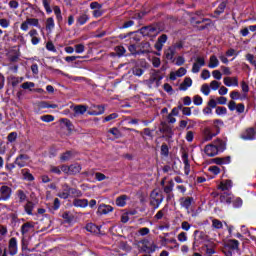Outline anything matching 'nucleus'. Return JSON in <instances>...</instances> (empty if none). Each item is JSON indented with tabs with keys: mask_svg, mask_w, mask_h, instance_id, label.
<instances>
[{
	"mask_svg": "<svg viewBox=\"0 0 256 256\" xmlns=\"http://www.w3.org/2000/svg\"><path fill=\"white\" fill-rule=\"evenodd\" d=\"M163 203V194L159 190H153L150 194V205L154 207V209H159V205Z\"/></svg>",
	"mask_w": 256,
	"mask_h": 256,
	"instance_id": "obj_1",
	"label": "nucleus"
},
{
	"mask_svg": "<svg viewBox=\"0 0 256 256\" xmlns=\"http://www.w3.org/2000/svg\"><path fill=\"white\" fill-rule=\"evenodd\" d=\"M163 79V75H161V71L154 70L148 80V85L150 88H157L161 85V80Z\"/></svg>",
	"mask_w": 256,
	"mask_h": 256,
	"instance_id": "obj_2",
	"label": "nucleus"
},
{
	"mask_svg": "<svg viewBox=\"0 0 256 256\" xmlns=\"http://www.w3.org/2000/svg\"><path fill=\"white\" fill-rule=\"evenodd\" d=\"M140 243L142 245V251H144V253H155V251L159 249L155 242L147 238H144L142 241H140Z\"/></svg>",
	"mask_w": 256,
	"mask_h": 256,
	"instance_id": "obj_3",
	"label": "nucleus"
},
{
	"mask_svg": "<svg viewBox=\"0 0 256 256\" xmlns=\"http://www.w3.org/2000/svg\"><path fill=\"white\" fill-rule=\"evenodd\" d=\"M12 190L9 186H0V201H9Z\"/></svg>",
	"mask_w": 256,
	"mask_h": 256,
	"instance_id": "obj_4",
	"label": "nucleus"
},
{
	"mask_svg": "<svg viewBox=\"0 0 256 256\" xmlns=\"http://www.w3.org/2000/svg\"><path fill=\"white\" fill-rule=\"evenodd\" d=\"M140 33L144 37H155L157 35V29L153 26H146L140 29Z\"/></svg>",
	"mask_w": 256,
	"mask_h": 256,
	"instance_id": "obj_5",
	"label": "nucleus"
},
{
	"mask_svg": "<svg viewBox=\"0 0 256 256\" xmlns=\"http://www.w3.org/2000/svg\"><path fill=\"white\" fill-rule=\"evenodd\" d=\"M201 67H205V58L197 57L192 66V73H199V71H201Z\"/></svg>",
	"mask_w": 256,
	"mask_h": 256,
	"instance_id": "obj_6",
	"label": "nucleus"
},
{
	"mask_svg": "<svg viewBox=\"0 0 256 256\" xmlns=\"http://www.w3.org/2000/svg\"><path fill=\"white\" fill-rule=\"evenodd\" d=\"M14 163L20 168L26 167L29 164V156L27 154H21L16 158Z\"/></svg>",
	"mask_w": 256,
	"mask_h": 256,
	"instance_id": "obj_7",
	"label": "nucleus"
},
{
	"mask_svg": "<svg viewBox=\"0 0 256 256\" xmlns=\"http://www.w3.org/2000/svg\"><path fill=\"white\" fill-rule=\"evenodd\" d=\"M226 203H233L234 207H241L243 200L241 198H235L233 194H226Z\"/></svg>",
	"mask_w": 256,
	"mask_h": 256,
	"instance_id": "obj_8",
	"label": "nucleus"
},
{
	"mask_svg": "<svg viewBox=\"0 0 256 256\" xmlns=\"http://www.w3.org/2000/svg\"><path fill=\"white\" fill-rule=\"evenodd\" d=\"M255 135V129L248 128L242 133L241 138L244 139L245 141H251L252 139H255Z\"/></svg>",
	"mask_w": 256,
	"mask_h": 256,
	"instance_id": "obj_9",
	"label": "nucleus"
},
{
	"mask_svg": "<svg viewBox=\"0 0 256 256\" xmlns=\"http://www.w3.org/2000/svg\"><path fill=\"white\" fill-rule=\"evenodd\" d=\"M228 109L230 111H237V113H243V111H245V105H243L241 103L237 105V103H235V101H230L228 103Z\"/></svg>",
	"mask_w": 256,
	"mask_h": 256,
	"instance_id": "obj_10",
	"label": "nucleus"
},
{
	"mask_svg": "<svg viewBox=\"0 0 256 256\" xmlns=\"http://www.w3.org/2000/svg\"><path fill=\"white\" fill-rule=\"evenodd\" d=\"M182 161L184 163V173L189 175L191 173V165L189 164V154L187 152L182 153Z\"/></svg>",
	"mask_w": 256,
	"mask_h": 256,
	"instance_id": "obj_11",
	"label": "nucleus"
},
{
	"mask_svg": "<svg viewBox=\"0 0 256 256\" xmlns=\"http://www.w3.org/2000/svg\"><path fill=\"white\" fill-rule=\"evenodd\" d=\"M98 215H108V213H113V207L107 204H101L97 210Z\"/></svg>",
	"mask_w": 256,
	"mask_h": 256,
	"instance_id": "obj_12",
	"label": "nucleus"
},
{
	"mask_svg": "<svg viewBox=\"0 0 256 256\" xmlns=\"http://www.w3.org/2000/svg\"><path fill=\"white\" fill-rule=\"evenodd\" d=\"M218 149L217 146L215 145H207L204 149V153L208 156V157H215V155H217L218 153Z\"/></svg>",
	"mask_w": 256,
	"mask_h": 256,
	"instance_id": "obj_13",
	"label": "nucleus"
},
{
	"mask_svg": "<svg viewBox=\"0 0 256 256\" xmlns=\"http://www.w3.org/2000/svg\"><path fill=\"white\" fill-rule=\"evenodd\" d=\"M86 231L93 233L94 235H101V226L89 223L86 225Z\"/></svg>",
	"mask_w": 256,
	"mask_h": 256,
	"instance_id": "obj_14",
	"label": "nucleus"
},
{
	"mask_svg": "<svg viewBox=\"0 0 256 256\" xmlns=\"http://www.w3.org/2000/svg\"><path fill=\"white\" fill-rule=\"evenodd\" d=\"M194 199L193 197H186L180 199V205L183 207V209H186V211L189 212V208L191 207Z\"/></svg>",
	"mask_w": 256,
	"mask_h": 256,
	"instance_id": "obj_15",
	"label": "nucleus"
},
{
	"mask_svg": "<svg viewBox=\"0 0 256 256\" xmlns=\"http://www.w3.org/2000/svg\"><path fill=\"white\" fill-rule=\"evenodd\" d=\"M35 229V224L32 222H26L21 226L22 235H27V233H31Z\"/></svg>",
	"mask_w": 256,
	"mask_h": 256,
	"instance_id": "obj_16",
	"label": "nucleus"
},
{
	"mask_svg": "<svg viewBox=\"0 0 256 256\" xmlns=\"http://www.w3.org/2000/svg\"><path fill=\"white\" fill-rule=\"evenodd\" d=\"M226 87H239V79L237 77H225Z\"/></svg>",
	"mask_w": 256,
	"mask_h": 256,
	"instance_id": "obj_17",
	"label": "nucleus"
},
{
	"mask_svg": "<svg viewBox=\"0 0 256 256\" xmlns=\"http://www.w3.org/2000/svg\"><path fill=\"white\" fill-rule=\"evenodd\" d=\"M74 117H79V115H85L87 113V106L77 105L73 107Z\"/></svg>",
	"mask_w": 256,
	"mask_h": 256,
	"instance_id": "obj_18",
	"label": "nucleus"
},
{
	"mask_svg": "<svg viewBox=\"0 0 256 256\" xmlns=\"http://www.w3.org/2000/svg\"><path fill=\"white\" fill-rule=\"evenodd\" d=\"M10 255H17V238H11L9 241Z\"/></svg>",
	"mask_w": 256,
	"mask_h": 256,
	"instance_id": "obj_19",
	"label": "nucleus"
},
{
	"mask_svg": "<svg viewBox=\"0 0 256 256\" xmlns=\"http://www.w3.org/2000/svg\"><path fill=\"white\" fill-rule=\"evenodd\" d=\"M128 201H129V196L121 195L116 198V205H117V207H125V205H127Z\"/></svg>",
	"mask_w": 256,
	"mask_h": 256,
	"instance_id": "obj_20",
	"label": "nucleus"
},
{
	"mask_svg": "<svg viewBox=\"0 0 256 256\" xmlns=\"http://www.w3.org/2000/svg\"><path fill=\"white\" fill-rule=\"evenodd\" d=\"M218 105H225V98L224 97H220L217 100L211 99L208 102L209 107H211L212 109H215V107H217Z\"/></svg>",
	"mask_w": 256,
	"mask_h": 256,
	"instance_id": "obj_21",
	"label": "nucleus"
},
{
	"mask_svg": "<svg viewBox=\"0 0 256 256\" xmlns=\"http://www.w3.org/2000/svg\"><path fill=\"white\" fill-rule=\"evenodd\" d=\"M63 189H64V191H68L69 195H75L76 197H81V191H79L75 188H71L67 184L63 185Z\"/></svg>",
	"mask_w": 256,
	"mask_h": 256,
	"instance_id": "obj_22",
	"label": "nucleus"
},
{
	"mask_svg": "<svg viewBox=\"0 0 256 256\" xmlns=\"http://www.w3.org/2000/svg\"><path fill=\"white\" fill-rule=\"evenodd\" d=\"M73 205L74 207L85 208L89 205V201L87 199H74Z\"/></svg>",
	"mask_w": 256,
	"mask_h": 256,
	"instance_id": "obj_23",
	"label": "nucleus"
},
{
	"mask_svg": "<svg viewBox=\"0 0 256 256\" xmlns=\"http://www.w3.org/2000/svg\"><path fill=\"white\" fill-rule=\"evenodd\" d=\"M87 21H89V15L82 13L80 14L77 19H76V23L77 25H85V23H87Z\"/></svg>",
	"mask_w": 256,
	"mask_h": 256,
	"instance_id": "obj_24",
	"label": "nucleus"
},
{
	"mask_svg": "<svg viewBox=\"0 0 256 256\" xmlns=\"http://www.w3.org/2000/svg\"><path fill=\"white\" fill-rule=\"evenodd\" d=\"M191 85H193V80L191 78H185L183 83L180 85V90L187 91Z\"/></svg>",
	"mask_w": 256,
	"mask_h": 256,
	"instance_id": "obj_25",
	"label": "nucleus"
},
{
	"mask_svg": "<svg viewBox=\"0 0 256 256\" xmlns=\"http://www.w3.org/2000/svg\"><path fill=\"white\" fill-rule=\"evenodd\" d=\"M215 135L217 134L213 133L209 128H206L203 132V139L204 141H211Z\"/></svg>",
	"mask_w": 256,
	"mask_h": 256,
	"instance_id": "obj_26",
	"label": "nucleus"
},
{
	"mask_svg": "<svg viewBox=\"0 0 256 256\" xmlns=\"http://www.w3.org/2000/svg\"><path fill=\"white\" fill-rule=\"evenodd\" d=\"M21 173L26 181H35V177H33L29 169H22Z\"/></svg>",
	"mask_w": 256,
	"mask_h": 256,
	"instance_id": "obj_27",
	"label": "nucleus"
},
{
	"mask_svg": "<svg viewBox=\"0 0 256 256\" xmlns=\"http://www.w3.org/2000/svg\"><path fill=\"white\" fill-rule=\"evenodd\" d=\"M165 57L168 61H174L175 59V48H168L165 51Z\"/></svg>",
	"mask_w": 256,
	"mask_h": 256,
	"instance_id": "obj_28",
	"label": "nucleus"
},
{
	"mask_svg": "<svg viewBox=\"0 0 256 256\" xmlns=\"http://www.w3.org/2000/svg\"><path fill=\"white\" fill-rule=\"evenodd\" d=\"M25 78L23 77H16V76H12L10 77V83L12 85V87H17V85H19L20 83H23Z\"/></svg>",
	"mask_w": 256,
	"mask_h": 256,
	"instance_id": "obj_29",
	"label": "nucleus"
},
{
	"mask_svg": "<svg viewBox=\"0 0 256 256\" xmlns=\"http://www.w3.org/2000/svg\"><path fill=\"white\" fill-rule=\"evenodd\" d=\"M96 110H92L90 112H88V115H103V113H105V108L103 106H96L95 107Z\"/></svg>",
	"mask_w": 256,
	"mask_h": 256,
	"instance_id": "obj_30",
	"label": "nucleus"
},
{
	"mask_svg": "<svg viewBox=\"0 0 256 256\" xmlns=\"http://www.w3.org/2000/svg\"><path fill=\"white\" fill-rule=\"evenodd\" d=\"M53 11L56 16L57 22L61 23V21H63V15L61 14V8L59 6H54Z\"/></svg>",
	"mask_w": 256,
	"mask_h": 256,
	"instance_id": "obj_31",
	"label": "nucleus"
},
{
	"mask_svg": "<svg viewBox=\"0 0 256 256\" xmlns=\"http://www.w3.org/2000/svg\"><path fill=\"white\" fill-rule=\"evenodd\" d=\"M53 29H55V19L53 17L47 18L46 31H53Z\"/></svg>",
	"mask_w": 256,
	"mask_h": 256,
	"instance_id": "obj_32",
	"label": "nucleus"
},
{
	"mask_svg": "<svg viewBox=\"0 0 256 256\" xmlns=\"http://www.w3.org/2000/svg\"><path fill=\"white\" fill-rule=\"evenodd\" d=\"M81 172V165L80 164H72L70 165V175H77V173Z\"/></svg>",
	"mask_w": 256,
	"mask_h": 256,
	"instance_id": "obj_33",
	"label": "nucleus"
},
{
	"mask_svg": "<svg viewBox=\"0 0 256 256\" xmlns=\"http://www.w3.org/2000/svg\"><path fill=\"white\" fill-rule=\"evenodd\" d=\"M43 7L48 15L53 13V9H51V1L50 0H43L42 1Z\"/></svg>",
	"mask_w": 256,
	"mask_h": 256,
	"instance_id": "obj_34",
	"label": "nucleus"
},
{
	"mask_svg": "<svg viewBox=\"0 0 256 256\" xmlns=\"http://www.w3.org/2000/svg\"><path fill=\"white\" fill-rule=\"evenodd\" d=\"M60 159L64 163L67 161H71V159H73V152H71V151L65 152L64 154L61 155Z\"/></svg>",
	"mask_w": 256,
	"mask_h": 256,
	"instance_id": "obj_35",
	"label": "nucleus"
},
{
	"mask_svg": "<svg viewBox=\"0 0 256 256\" xmlns=\"http://www.w3.org/2000/svg\"><path fill=\"white\" fill-rule=\"evenodd\" d=\"M218 65H219V60L217 59V57L211 56L208 67L210 69H215V67H218Z\"/></svg>",
	"mask_w": 256,
	"mask_h": 256,
	"instance_id": "obj_36",
	"label": "nucleus"
},
{
	"mask_svg": "<svg viewBox=\"0 0 256 256\" xmlns=\"http://www.w3.org/2000/svg\"><path fill=\"white\" fill-rule=\"evenodd\" d=\"M19 135L17 134V132H11L10 134H8V136H7V144H9V143H11V144H13V143H15V141H17V137H18Z\"/></svg>",
	"mask_w": 256,
	"mask_h": 256,
	"instance_id": "obj_37",
	"label": "nucleus"
},
{
	"mask_svg": "<svg viewBox=\"0 0 256 256\" xmlns=\"http://www.w3.org/2000/svg\"><path fill=\"white\" fill-rule=\"evenodd\" d=\"M175 187V183L173 180L168 181V185L164 186V193H171L173 191V188Z\"/></svg>",
	"mask_w": 256,
	"mask_h": 256,
	"instance_id": "obj_38",
	"label": "nucleus"
},
{
	"mask_svg": "<svg viewBox=\"0 0 256 256\" xmlns=\"http://www.w3.org/2000/svg\"><path fill=\"white\" fill-rule=\"evenodd\" d=\"M213 229H223V222L219 219H212Z\"/></svg>",
	"mask_w": 256,
	"mask_h": 256,
	"instance_id": "obj_39",
	"label": "nucleus"
},
{
	"mask_svg": "<svg viewBox=\"0 0 256 256\" xmlns=\"http://www.w3.org/2000/svg\"><path fill=\"white\" fill-rule=\"evenodd\" d=\"M177 239L180 243H186V241H188L189 237L187 236L186 232H180L177 235Z\"/></svg>",
	"mask_w": 256,
	"mask_h": 256,
	"instance_id": "obj_40",
	"label": "nucleus"
},
{
	"mask_svg": "<svg viewBox=\"0 0 256 256\" xmlns=\"http://www.w3.org/2000/svg\"><path fill=\"white\" fill-rule=\"evenodd\" d=\"M227 247H229V249H239V241L229 240L227 242Z\"/></svg>",
	"mask_w": 256,
	"mask_h": 256,
	"instance_id": "obj_41",
	"label": "nucleus"
},
{
	"mask_svg": "<svg viewBox=\"0 0 256 256\" xmlns=\"http://www.w3.org/2000/svg\"><path fill=\"white\" fill-rule=\"evenodd\" d=\"M40 119L44 123H51V122L55 121V116H53V115H43V116L40 117Z\"/></svg>",
	"mask_w": 256,
	"mask_h": 256,
	"instance_id": "obj_42",
	"label": "nucleus"
},
{
	"mask_svg": "<svg viewBox=\"0 0 256 256\" xmlns=\"http://www.w3.org/2000/svg\"><path fill=\"white\" fill-rule=\"evenodd\" d=\"M161 155H163V157H169V146H167V144H162Z\"/></svg>",
	"mask_w": 256,
	"mask_h": 256,
	"instance_id": "obj_43",
	"label": "nucleus"
},
{
	"mask_svg": "<svg viewBox=\"0 0 256 256\" xmlns=\"http://www.w3.org/2000/svg\"><path fill=\"white\" fill-rule=\"evenodd\" d=\"M33 87H35V83L33 82H24L22 85H21V88L22 89H28L29 91H33Z\"/></svg>",
	"mask_w": 256,
	"mask_h": 256,
	"instance_id": "obj_44",
	"label": "nucleus"
},
{
	"mask_svg": "<svg viewBox=\"0 0 256 256\" xmlns=\"http://www.w3.org/2000/svg\"><path fill=\"white\" fill-rule=\"evenodd\" d=\"M28 20L29 25H31L32 27H40L39 26V19L37 18H26Z\"/></svg>",
	"mask_w": 256,
	"mask_h": 256,
	"instance_id": "obj_45",
	"label": "nucleus"
},
{
	"mask_svg": "<svg viewBox=\"0 0 256 256\" xmlns=\"http://www.w3.org/2000/svg\"><path fill=\"white\" fill-rule=\"evenodd\" d=\"M61 121L68 128L69 131H73V124L71 123V120L63 118Z\"/></svg>",
	"mask_w": 256,
	"mask_h": 256,
	"instance_id": "obj_46",
	"label": "nucleus"
},
{
	"mask_svg": "<svg viewBox=\"0 0 256 256\" xmlns=\"http://www.w3.org/2000/svg\"><path fill=\"white\" fill-rule=\"evenodd\" d=\"M117 117H119V114H117V113H112V114H110V115H108V116H106V117L104 118L103 123H107V122H109V121H113V119H117Z\"/></svg>",
	"mask_w": 256,
	"mask_h": 256,
	"instance_id": "obj_47",
	"label": "nucleus"
},
{
	"mask_svg": "<svg viewBox=\"0 0 256 256\" xmlns=\"http://www.w3.org/2000/svg\"><path fill=\"white\" fill-rule=\"evenodd\" d=\"M201 92L203 93V95H209L211 93V88L209 87V84L202 85Z\"/></svg>",
	"mask_w": 256,
	"mask_h": 256,
	"instance_id": "obj_48",
	"label": "nucleus"
},
{
	"mask_svg": "<svg viewBox=\"0 0 256 256\" xmlns=\"http://www.w3.org/2000/svg\"><path fill=\"white\" fill-rule=\"evenodd\" d=\"M75 52L78 54L84 53L85 52V45L83 44H77L74 46Z\"/></svg>",
	"mask_w": 256,
	"mask_h": 256,
	"instance_id": "obj_49",
	"label": "nucleus"
},
{
	"mask_svg": "<svg viewBox=\"0 0 256 256\" xmlns=\"http://www.w3.org/2000/svg\"><path fill=\"white\" fill-rule=\"evenodd\" d=\"M63 219L67 221V223H72L73 222V215H71L69 212H64L62 214Z\"/></svg>",
	"mask_w": 256,
	"mask_h": 256,
	"instance_id": "obj_50",
	"label": "nucleus"
},
{
	"mask_svg": "<svg viewBox=\"0 0 256 256\" xmlns=\"http://www.w3.org/2000/svg\"><path fill=\"white\" fill-rule=\"evenodd\" d=\"M139 235H141V237H145V235H149V233H151V230L147 227L144 228H140L138 230Z\"/></svg>",
	"mask_w": 256,
	"mask_h": 256,
	"instance_id": "obj_51",
	"label": "nucleus"
},
{
	"mask_svg": "<svg viewBox=\"0 0 256 256\" xmlns=\"http://www.w3.org/2000/svg\"><path fill=\"white\" fill-rule=\"evenodd\" d=\"M9 25H11V21L2 18L0 19V27H2L3 29H7V27H9Z\"/></svg>",
	"mask_w": 256,
	"mask_h": 256,
	"instance_id": "obj_52",
	"label": "nucleus"
},
{
	"mask_svg": "<svg viewBox=\"0 0 256 256\" xmlns=\"http://www.w3.org/2000/svg\"><path fill=\"white\" fill-rule=\"evenodd\" d=\"M126 49H125V47H123V46H117L116 47V53H117V55L119 56V57H123V55H125V53H126Z\"/></svg>",
	"mask_w": 256,
	"mask_h": 256,
	"instance_id": "obj_53",
	"label": "nucleus"
},
{
	"mask_svg": "<svg viewBox=\"0 0 256 256\" xmlns=\"http://www.w3.org/2000/svg\"><path fill=\"white\" fill-rule=\"evenodd\" d=\"M109 133H111V135H113L115 139H119V137H121V132H119V129L117 128H111L109 130Z\"/></svg>",
	"mask_w": 256,
	"mask_h": 256,
	"instance_id": "obj_54",
	"label": "nucleus"
},
{
	"mask_svg": "<svg viewBox=\"0 0 256 256\" xmlns=\"http://www.w3.org/2000/svg\"><path fill=\"white\" fill-rule=\"evenodd\" d=\"M132 73H133V75H135L136 77H141V75H143V73H145V70L136 67V68H134V69L132 70Z\"/></svg>",
	"mask_w": 256,
	"mask_h": 256,
	"instance_id": "obj_55",
	"label": "nucleus"
},
{
	"mask_svg": "<svg viewBox=\"0 0 256 256\" xmlns=\"http://www.w3.org/2000/svg\"><path fill=\"white\" fill-rule=\"evenodd\" d=\"M17 195L20 203H23V201L27 199V195H25V192H23V190H18Z\"/></svg>",
	"mask_w": 256,
	"mask_h": 256,
	"instance_id": "obj_56",
	"label": "nucleus"
},
{
	"mask_svg": "<svg viewBox=\"0 0 256 256\" xmlns=\"http://www.w3.org/2000/svg\"><path fill=\"white\" fill-rule=\"evenodd\" d=\"M58 197H60V199H69V190L63 188V191L58 193Z\"/></svg>",
	"mask_w": 256,
	"mask_h": 256,
	"instance_id": "obj_57",
	"label": "nucleus"
},
{
	"mask_svg": "<svg viewBox=\"0 0 256 256\" xmlns=\"http://www.w3.org/2000/svg\"><path fill=\"white\" fill-rule=\"evenodd\" d=\"M25 211L28 215H32L33 214V203L28 202L25 206Z\"/></svg>",
	"mask_w": 256,
	"mask_h": 256,
	"instance_id": "obj_58",
	"label": "nucleus"
},
{
	"mask_svg": "<svg viewBox=\"0 0 256 256\" xmlns=\"http://www.w3.org/2000/svg\"><path fill=\"white\" fill-rule=\"evenodd\" d=\"M176 75H177V77H183V76L187 75V69H185L184 67L179 68L176 71Z\"/></svg>",
	"mask_w": 256,
	"mask_h": 256,
	"instance_id": "obj_59",
	"label": "nucleus"
},
{
	"mask_svg": "<svg viewBox=\"0 0 256 256\" xmlns=\"http://www.w3.org/2000/svg\"><path fill=\"white\" fill-rule=\"evenodd\" d=\"M193 139H195V134L193 131H188L186 133V141H188V143H192Z\"/></svg>",
	"mask_w": 256,
	"mask_h": 256,
	"instance_id": "obj_60",
	"label": "nucleus"
},
{
	"mask_svg": "<svg viewBox=\"0 0 256 256\" xmlns=\"http://www.w3.org/2000/svg\"><path fill=\"white\" fill-rule=\"evenodd\" d=\"M193 103L194 105H203V98H201L199 95H196L194 96Z\"/></svg>",
	"mask_w": 256,
	"mask_h": 256,
	"instance_id": "obj_61",
	"label": "nucleus"
},
{
	"mask_svg": "<svg viewBox=\"0 0 256 256\" xmlns=\"http://www.w3.org/2000/svg\"><path fill=\"white\" fill-rule=\"evenodd\" d=\"M152 65H153V67H155V68L160 67V65H161V59L158 58V57H153V58H152Z\"/></svg>",
	"mask_w": 256,
	"mask_h": 256,
	"instance_id": "obj_62",
	"label": "nucleus"
},
{
	"mask_svg": "<svg viewBox=\"0 0 256 256\" xmlns=\"http://www.w3.org/2000/svg\"><path fill=\"white\" fill-rule=\"evenodd\" d=\"M246 59H247V61H249V63H251V65L256 64V59L253 54H246Z\"/></svg>",
	"mask_w": 256,
	"mask_h": 256,
	"instance_id": "obj_63",
	"label": "nucleus"
},
{
	"mask_svg": "<svg viewBox=\"0 0 256 256\" xmlns=\"http://www.w3.org/2000/svg\"><path fill=\"white\" fill-rule=\"evenodd\" d=\"M103 5L99 4V2H92L90 3V9H93L94 11L101 9Z\"/></svg>",
	"mask_w": 256,
	"mask_h": 256,
	"instance_id": "obj_64",
	"label": "nucleus"
}]
</instances>
